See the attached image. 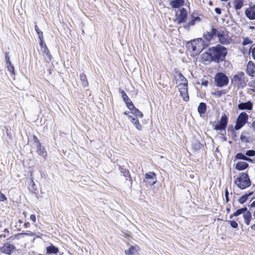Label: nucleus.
Segmentation results:
<instances>
[{
    "label": "nucleus",
    "mask_w": 255,
    "mask_h": 255,
    "mask_svg": "<svg viewBox=\"0 0 255 255\" xmlns=\"http://www.w3.org/2000/svg\"><path fill=\"white\" fill-rule=\"evenodd\" d=\"M210 51L212 52L214 61L217 63L223 61L228 52L227 49L220 44L210 48Z\"/></svg>",
    "instance_id": "nucleus-1"
},
{
    "label": "nucleus",
    "mask_w": 255,
    "mask_h": 255,
    "mask_svg": "<svg viewBox=\"0 0 255 255\" xmlns=\"http://www.w3.org/2000/svg\"><path fill=\"white\" fill-rule=\"evenodd\" d=\"M205 44L203 40L201 38H197L188 43L187 47L189 50L193 52V55L199 54L204 49ZM208 44H206V46Z\"/></svg>",
    "instance_id": "nucleus-2"
},
{
    "label": "nucleus",
    "mask_w": 255,
    "mask_h": 255,
    "mask_svg": "<svg viewBox=\"0 0 255 255\" xmlns=\"http://www.w3.org/2000/svg\"><path fill=\"white\" fill-rule=\"evenodd\" d=\"M231 83L238 88H244L246 85L245 74L243 72H239L231 79Z\"/></svg>",
    "instance_id": "nucleus-3"
},
{
    "label": "nucleus",
    "mask_w": 255,
    "mask_h": 255,
    "mask_svg": "<svg viewBox=\"0 0 255 255\" xmlns=\"http://www.w3.org/2000/svg\"><path fill=\"white\" fill-rule=\"evenodd\" d=\"M235 184L241 189H244L251 185V181L246 173H242L235 181Z\"/></svg>",
    "instance_id": "nucleus-4"
},
{
    "label": "nucleus",
    "mask_w": 255,
    "mask_h": 255,
    "mask_svg": "<svg viewBox=\"0 0 255 255\" xmlns=\"http://www.w3.org/2000/svg\"><path fill=\"white\" fill-rule=\"evenodd\" d=\"M217 37L219 42L223 45H229L232 41L229 32L226 30H218Z\"/></svg>",
    "instance_id": "nucleus-5"
},
{
    "label": "nucleus",
    "mask_w": 255,
    "mask_h": 255,
    "mask_svg": "<svg viewBox=\"0 0 255 255\" xmlns=\"http://www.w3.org/2000/svg\"><path fill=\"white\" fill-rule=\"evenodd\" d=\"M248 118L249 116L246 113L242 112L237 119L235 129L238 130L241 128L247 123Z\"/></svg>",
    "instance_id": "nucleus-6"
},
{
    "label": "nucleus",
    "mask_w": 255,
    "mask_h": 255,
    "mask_svg": "<svg viewBox=\"0 0 255 255\" xmlns=\"http://www.w3.org/2000/svg\"><path fill=\"white\" fill-rule=\"evenodd\" d=\"M215 81L216 85L219 87H223L228 85L229 83L228 77L223 73H217L215 77Z\"/></svg>",
    "instance_id": "nucleus-7"
},
{
    "label": "nucleus",
    "mask_w": 255,
    "mask_h": 255,
    "mask_svg": "<svg viewBox=\"0 0 255 255\" xmlns=\"http://www.w3.org/2000/svg\"><path fill=\"white\" fill-rule=\"evenodd\" d=\"M156 175L154 172H148L145 174L144 182L147 186H151L156 183Z\"/></svg>",
    "instance_id": "nucleus-8"
},
{
    "label": "nucleus",
    "mask_w": 255,
    "mask_h": 255,
    "mask_svg": "<svg viewBox=\"0 0 255 255\" xmlns=\"http://www.w3.org/2000/svg\"><path fill=\"white\" fill-rule=\"evenodd\" d=\"M34 139V146L37 148V152L40 155L42 156L44 158L47 155L46 152L44 147L41 145L40 142L39 141L38 138L35 136H33Z\"/></svg>",
    "instance_id": "nucleus-9"
},
{
    "label": "nucleus",
    "mask_w": 255,
    "mask_h": 255,
    "mask_svg": "<svg viewBox=\"0 0 255 255\" xmlns=\"http://www.w3.org/2000/svg\"><path fill=\"white\" fill-rule=\"evenodd\" d=\"M228 124V118L226 116H222L219 122L215 126L214 129L218 130L224 129Z\"/></svg>",
    "instance_id": "nucleus-10"
},
{
    "label": "nucleus",
    "mask_w": 255,
    "mask_h": 255,
    "mask_svg": "<svg viewBox=\"0 0 255 255\" xmlns=\"http://www.w3.org/2000/svg\"><path fill=\"white\" fill-rule=\"evenodd\" d=\"M217 32L218 29L212 28L210 31H207L204 33V37L208 42H209L215 37H217Z\"/></svg>",
    "instance_id": "nucleus-11"
},
{
    "label": "nucleus",
    "mask_w": 255,
    "mask_h": 255,
    "mask_svg": "<svg viewBox=\"0 0 255 255\" xmlns=\"http://www.w3.org/2000/svg\"><path fill=\"white\" fill-rule=\"evenodd\" d=\"M15 250V247L9 243H5L0 248V251L5 254L10 255Z\"/></svg>",
    "instance_id": "nucleus-12"
},
{
    "label": "nucleus",
    "mask_w": 255,
    "mask_h": 255,
    "mask_svg": "<svg viewBox=\"0 0 255 255\" xmlns=\"http://www.w3.org/2000/svg\"><path fill=\"white\" fill-rule=\"evenodd\" d=\"M187 16V12L186 10L182 8L179 10L178 12H177L176 16L177 20L178 23H182L185 21L186 18Z\"/></svg>",
    "instance_id": "nucleus-13"
},
{
    "label": "nucleus",
    "mask_w": 255,
    "mask_h": 255,
    "mask_svg": "<svg viewBox=\"0 0 255 255\" xmlns=\"http://www.w3.org/2000/svg\"><path fill=\"white\" fill-rule=\"evenodd\" d=\"M212 52L210 51V48L206 52L203 53L201 55V61L206 64L209 63L212 61H214L213 57L212 55Z\"/></svg>",
    "instance_id": "nucleus-14"
},
{
    "label": "nucleus",
    "mask_w": 255,
    "mask_h": 255,
    "mask_svg": "<svg viewBox=\"0 0 255 255\" xmlns=\"http://www.w3.org/2000/svg\"><path fill=\"white\" fill-rule=\"evenodd\" d=\"M253 104L251 101L246 103H241L238 106V108L241 110H251L253 109Z\"/></svg>",
    "instance_id": "nucleus-15"
},
{
    "label": "nucleus",
    "mask_w": 255,
    "mask_h": 255,
    "mask_svg": "<svg viewBox=\"0 0 255 255\" xmlns=\"http://www.w3.org/2000/svg\"><path fill=\"white\" fill-rule=\"evenodd\" d=\"M246 72L249 75L251 76H254L255 74V65L252 61H250L248 62L247 66Z\"/></svg>",
    "instance_id": "nucleus-16"
},
{
    "label": "nucleus",
    "mask_w": 255,
    "mask_h": 255,
    "mask_svg": "<svg viewBox=\"0 0 255 255\" xmlns=\"http://www.w3.org/2000/svg\"><path fill=\"white\" fill-rule=\"evenodd\" d=\"M245 14L247 17L250 19H255V5L249 8L245 11Z\"/></svg>",
    "instance_id": "nucleus-17"
},
{
    "label": "nucleus",
    "mask_w": 255,
    "mask_h": 255,
    "mask_svg": "<svg viewBox=\"0 0 255 255\" xmlns=\"http://www.w3.org/2000/svg\"><path fill=\"white\" fill-rule=\"evenodd\" d=\"M174 78L176 83H183V82L187 81L186 78H185L183 75L179 72H175L174 74Z\"/></svg>",
    "instance_id": "nucleus-18"
},
{
    "label": "nucleus",
    "mask_w": 255,
    "mask_h": 255,
    "mask_svg": "<svg viewBox=\"0 0 255 255\" xmlns=\"http://www.w3.org/2000/svg\"><path fill=\"white\" fill-rule=\"evenodd\" d=\"M126 255H137L138 247L137 246H130L128 249L125 250Z\"/></svg>",
    "instance_id": "nucleus-19"
},
{
    "label": "nucleus",
    "mask_w": 255,
    "mask_h": 255,
    "mask_svg": "<svg viewBox=\"0 0 255 255\" xmlns=\"http://www.w3.org/2000/svg\"><path fill=\"white\" fill-rule=\"evenodd\" d=\"M184 0H171L170 5L174 8H179L184 5Z\"/></svg>",
    "instance_id": "nucleus-20"
},
{
    "label": "nucleus",
    "mask_w": 255,
    "mask_h": 255,
    "mask_svg": "<svg viewBox=\"0 0 255 255\" xmlns=\"http://www.w3.org/2000/svg\"><path fill=\"white\" fill-rule=\"evenodd\" d=\"M129 118H130V122L132 123L134 126L138 130L142 129V126L139 123V121L137 118L132 117L130 115L129 116Z\"/></svg>",
    "instance_id": "nucleus-21"
},
{
    "label": "nucleus",
    "mask_w": 255,
    "mask_h": 255,
    "mask_svg": "<svg viewBox=\"0 0 255 255\" xmlns=\"http://www.w3.org/2000/svg\"><path fill=\"white\" fill-rule=\"evenodd\" d=\"M243 216L245 223L247 225H249L252 219V215L251 212L248 210V209H247V210L244 213Z\"/></svg>",
    "instance_id": "nucleus-22"
},
{
    "label": "nucleus",
    "mask_w": 255,
    "mask_h": 255,
    "mask_svg": "<svg viewBox=\"0 0 255 255\" xmlns=\"http://www.w3.org/2000/svg\"><path fill=\"white\" fill-rule=\"evenodd\" d=\"M249 166L248 163L244 161L238 162L236 165V169L238 170H243Z\"/></svg>",
    "instance_id": "nucleus-23"
},
{
    "label": "nucleus",
    "mask_w": 255,
    "mask_h": 255,
    "mask_svg": "<svg viewBox=\"0 0 255 255\" xmlns=\"http://www.w3.org/2000/svg\"><path fill=\"white\" fill-rule=\"evenodd\" d=\"M58 252V249L52 245L46 248L47 254H57Z\"/></svg>",
    "instance_id": "nucleus-24"
},
{
    "label": "nucleus",
    "mask_w": 255,
    "mask_h": 255,
    "mask_svg": "<svg viewBox=\"0 0 255 255\" xmlns=\"http://www.w3.org/2000/svg\"><path fill=\"white\" fill-rule=\"evenodd\" d=\"M198 111L200 115L204 114L206 111V105L204 103H200L198 107Z\"/></svg>",
    "instance_id": "nucleus-25"
},
{
    "label": "nucleus",
    "mask_w": 255,
    "mask_h": 255,
    "mask_svg": "<svg viewBox=\"0 0 255 255\" xmlns=\"http://www.w3.org/2000/svg\"><path fill=\"white\" fill-rule=\"evenodd\" d=\"M200 19V18L198 16H196V17L192 16L191 19L189 21L187 24L184 25V27L185 28H188L191 25H193L195 24V22L196 21H197V20L199 21Z\"/></svg>",
    "instance_id": "nucleus-26"
},
{
    "label": "nucleus",
    "mask_w": 255,
    "mask_h": 255,
    "mask_svg": "<svg viewBox=\"0 0 255 255\" xmlns=\"http://www.w3.org/2000/svg\"><path fill=\"white\" fill-rule=\"evenodd\" d=\"M80 78L83 86L85 87H87L88 86V82L85 74L84 73L80 74Z\"/></svg>",
    "instance_id": "nucleus-27"
},
{
    "label": "nucleus",
    "mask_w": 255,
    "mask_h": 255,
    "mask_svg": "<svg viewBox=\"0 0 255 255\" xmlns=\"http://www.w3.org/2000/svg\"><path fill=\"white\" fill-rule=\"evenodd\" d=\"M234 5L236 9H241L243 5V0H235Z\"/></svg>",
    "instance_id": "nucleus-28"
},
{
    "label": "nucleus",
    "mask_w": 255,
    "mask_h": 255,
    "mask_svg": "<svg viewBox=\"0 0 255 255\" xmlns=\"http://www.w3.org/2000/svg\"><path fill=\"white\" fill-rule=\"evenodd\" d=\"M179 92L180 93V96L182 97L183 100L185 102L188 101L189 100V97L188 91L183 90V91H180Z\"/></svg>",
    "instance_id": "nucleus-29"
},
{
    "label": "nucleus",
    "mask_w": 255,
    "mask_h": 255,
    "mask_svg": "<svg viewBox=\"0 0 255 255\" xmlns=\"http://www.w3.org/2000/svg\"><path fill=\"white\" fill-rule=\"evenodd\" d=\"M131 113L134 115L136 118H142L143 117L142 113L139 111L138 109L135 108H134L132 110H131Z\"/></svg>",
    "instance_id": "nucleus-30"
},
{
    "label": "nucleus",
    "mask_w": 255,
    "mask_h": 255,
    "mask_svg": "<svg viewBox=\"0 0 255 255\" xmlns=\"http://www.w3.org/2000/svg\"><path fill=\"white\" fill-rule=\"evenodd\" d=\"M188 87V81L183 82V83H179L178 85V89L179 91L184 90H187Z\"/></svg>",
    "instance_id": "nucleus-31"
},
{
    "label": "nucleus",
    "mask_w": 255,
    "mask_h": 255,
    "mask_svg": "<svg viewBox=\"0 0 255 255\" xmlns=\"http://www.w3.org/2000/svg\"><path fill=\"white\" fill-rule=\"evenodd\" d=\"M247 207L239 209L234 213L233 215L235 217H237L241 214L243 215L244 213L247 210Z\"/></svg>",
    "instance_id": "nucleus-32"
},
{
    "label": "nucleus",
    "mask_w": 255,
    "mask_h": 255,
    "mask_svg": "<svg viewBox=\"0 0 255 255\" xmlns=\"http://www.w3.org/2000/svg\"><path fill=\"white\" fill-rule=\"evenodd\" d=\"M252 194H253V192H251L248 195H244L242 196V197H241L239 199V203H240L241 204L244 203L247 200L248 197L249 196L251 195Z\"/></svg>",
    "instance_id": "nucleus-33"
},
{
    "label": "nucleus",
    "mask_w": 255,
    "mask_h": 255,
    "mask_svg": "<svg viewBox=\"0 0 255 255\" xmlns=\"http://www.w3.org/2000/svg\"><path fill=\"white\" fill-rule=\"evenodd\" d=\"M125 102L127 107L130 110H132L134 108H135L130 99H128V100L126 101Z\"/></svg>",
    "instance_id": "nucleus-34"
},
{
    "label": "nucleus",
    "mask_w": 255,
    "mask_h": 255,
    "mask_svg": "<svg viewBox=\"0 0 255 255\" xmlns=\"http://www.w3.org/2000/svg\"><path fill=\"white\" fill-rule=\"evenodd\" d=\"M43 55L46 62L49 63L51 60V55L50 54L49 51Z\"/></svg>",
    "instance_id": "nucleus-35"
},
{
    "label": "nucleus",
    "mask_w": 255,
    "mask_h": 255,
    "mask_svg": "<svg viewBox=\"0 0 255 255\" xmlns=\"http://www.w3.org/2000/svg\"><path fill=\"white\" fill-rule=\"evenodd\" d=\"M253 43V41L248 37H246L244 38V41L243 42V45L245 46L248 44H251Z\"/></svg>",
    "instance_id": "nucleus-36"
},
{
    "label": "nucleus",
    "mask_w": 255,
    "mask_h": 255,
    "mask_svg": "<svg viewBox=\"0 0 255 255\" xmlns=\"http://www.w3.org/2000/svg\"><path fill=\"white\" fill-rule=\"evenodd\" d=\"M6 66L7 70L9 71L11 73L14 74V67L13 65L11 64V62L9 64L6 63Z\"/></svg>",
    "instance_id": "nucleus-37"
},
{
    "label": "nucleus",
    "mask_w": 255,
    "mask_h": 255,
    "mask_svg": "<svg viewBox=\"0 0 255 255\" xmlns=\"http://www.w3.org/2000/svg\"><path fill=\"white\" fill-rule=\"evenodd\" d=\"M236 158L238 159L245 160L246 156L242 153H238L236 155Z\"/></svg>",
    "instance_id": "nucleus-38"
},
{
    "label": "nucleus",
    "mask_w": 255,
    "mask_h": 255,
    "mask_svg": "<svg viewBox=\"0 0 255 255\" xmlns=\"http://www.w3.org/2000/svg\"><path fill=\"white\" fill-rule=\"evenodd\" d=\"M228 222L230 223L231 226L233 228H237L238 227V224L235 221H228Z\"/></svg>",
    "instance_id": "nucleus-39"
},
{
    "label": "nucleus",
    "mask_w": 255,
    "mask_h": 255,
    "mask_svg": "<svg viewBox=\"0 0 255 255\" xmlns=\"http://www.w3.org/2000/svg\"><path fill=\"white\" fill-rule=\"evenodd\" d=\"M246 155L248 156H255V150H247L245 153Z\"/></svg>",
    "instance_id": "nucleus-40"
},
{
    "label": "nucleus",
    "mask_w": 255,
    "mask_h": 255,
    "mask_svg": "<svg viewBox=\"0 0 255 255\" xmlns=\"http://www.w3.org/2000/svg\"><path fill=\"white\" fill-rule=\"evenodd\" d=\"M121 93L122 95V98L123 100L125 101V102L128 100V99H129L127 95L126 94V93L123 90H122Z\"/></svg>",
    "instance_id": "nucleus-41"
},
{
    "label": "nucleus",
    "mask_w": 255,
    "mask_h": 255,
    "mask_svg": "<svg viewBox=\"0 0 255 255\" xmlns=\"http://www.w3.org/2000/svg\"><path fill=\"white\" fill-rule=\"evenodd\" d=\"M41 50L43 54H45L49 51L47 46H44L42 47H41Z\"/></svg>",
    "instance_id": "nucleus-42"
},
{
    "label": "nucleus",
    "mask_w": 255,
    "mask_h": 255,
    "mask_svg": "<svg viewBox=\"0 0 255 255\" xmlns=\"http://www.w3.org/2000/svg\"><path fill=\"white\" fill-rule=\"evenodd\" d=\"M240 139L243 142H248V140H247V137H246L245 135H244L243 134H242L241 135Z\"/></svg>",
    "instance_id": "nucleus-43"
},
{
    "label": "nucleus",
    "mask_w": 255,
    "mask_h": 255,
    "mask_svg": "<svg viewBox=\"0 0 255 255\" xmlns=\"http://www.w3.org/2000/svg\"><path fill=\"white\" fill-rule=\"evenodd\" d=\"M6 200V198L4 194L0 193V201H4Z\"/></svg>",
    "instance_id": "nucleus-44"
},
{
    "label": "nucleus",
    "mask_w": 255,
    "mask_h": 255,
    "mask_svg": "<svg viewBox=\"0 0 255 255\" xmlns=\"http://www.w3.org/2000/svg\"><path fill=\"white\" fill-rule=\"evenodd\" d=\"M39 44L41 47H42L44 46H46V45L44 43L43 38L39 39Z\"/></svg>",
    "instance_id": "nucleus-45"
},
{
    "label": "nucleus",
    "mask_w": 255,
    "mask_h": 255,
    "mask_svg": "<svg viewBox=\"0 0 255 255\" xmlns=\"http://www.w3.org/2000/svg\"><path fill=\"white\" fill-rule=\"evenodd\" d=\"M5 61H6V63H9V64L10 63V59H9V57L8 56V55L7 53L5 54Z\"/></svg>",
    "instance_id": "nucleus-46"
},
{
    "label": "nucleus",
    "mask_w": 255,
    "mask_h": 255,
    "mask_svg": "<svg viewBox=\"0 0 255 255\" xmlns=\"http://www.w3.org/2000/svg\"><path fill=\"white\" fill-rule=\"evenodd\" d=\"M37 34L38 35L39 39H41L42 38H43V32L41 30L38 31L37 32Z\"/></svg>",
    "instance_id": "nucleus-47"
},
{
    "label": "nucleus",
    "mask_w": 255,
    "mask_h": 255,
    "mask_svg": "<svg viewBox=\"0 0 255 255\" xmlns=\"http://www.w3.org/2000/svg\"><path fill=\"white\" fill-rule=\"evenodd\" d=\"M123 173H124V175L126 177H130V175L129 174V172L128 171H127V170H125L124 172H123L122 171Z\"/></svg>",
    "instance_id": "nucleus-48"
},
{
    "label": "nucleus",
    "mask_w": 255,
    "mask_h": 255,
    "mask_svg": "<svg viewBox=\"0 0 255 255\" xmlns=\"http://www.w3.org/2000/svg\"><path fill=\"white\" fill-rule=\"evenodd\" d=\"M30 219L34 223L36 222V217L34 215H31Z\"/></svg>",
    "instance_id": "nucleus-49"
},
{
    "label": "nucleus",
    "mask_w": 255,
    "mask_h": 255,
    "mask_svg": "<svg viewBox=\"0 0 255 255\" xmlns=\"http://www.w3.org/2000/svg\"><path fill=\"white\" fill-rule=\"evenodd\" d=\"M208 85V81L207 80L203 81L202 82V85L205 87H207Z\"/></svg>",
    "instance_id": "nucleus-50"
},
{
    "label": "nucleus",
    "mask_w": 255,
    "mask_h": 255,
    "mask_svg": "<svg viewBox=\"0 0 255 255\" xmlns=\"http://www.w3.org/2000/svg\"><path fill=\"white\" fill-rule=\"evenodd\" d=\"M228 196H229V193H228V190H226V192H225V197H226L227 202H228L229 200Z\"/></svg>",
    "instance_id": "nucleus-51"
},
{
    "label": "nucleus",
    "mask_w": 255,
    "mask_h": 255,
    "mask_svg": "<svg viewBox=\"0 0 255 255\" xmlns=\"http://www.w3.org/2000/svg\"><path fill=\"white\" fill-rule=\"evenodd\" d=\"M216 12L218 14H220L221 13V10L220 8H218V7H216L215 9Z\"/></svg>",
    "instance_id": "nucleus-52"
},
{
    "label": "nucleus",
    "mask_w": 255,
    "mask_h": 255,
    "mask_svg": "<svg viewBox=\"0 0 255 255\" xmlns=\"http://www.w3.org/2000/svg\"><path fill=\"white\" fill-rule=\"evenodd\" d=\"M252 56L253 58L255 60V47L253 48L252 50Z\"/></svg>",
    "instance_id": "nucleus-53"
},
{
    "label": "nucleus",
    "mask_w": 255,
    "mask_h": 255,
    "mask_svg": "<svg viewBox=\"0 0 255 255\" xmlns=\"http://www.w3.org/2000/svg\"><path fill=\"white\" fill-rule=\"evenodd\" d=\"M222 94H225V93H223L222 91H218L216 95H218V97L221 96Z\"/></svg>",
    "instance_id": "nucleus-54"
},
{
    "label": "nucleus",
    "mask_w": 255,
    "mask_h": 255,
    "mask_svg": "<svg viewBox=\"0 0 255 255\" xmlns=\"http://www.w3.org/2000/svg\"><path fill=\"white\" fill-rule=\"evenodd\" d=\"M245 160L247 161H249V162H252L253 161V160L252 159H251L250 158H249V157H248L247 156H246V158L245 159Z\"/></svg>",
    "instance_id": "nucleus-55"
},
{
    "label": "nucleus",
    "mask_w": 255,
    "mask_h": 255,
    "mask_svg": "<svg viewBox=\"0 0 255 255\" xmlns=\"http://www.w3.org/2000/svg\"><path fill=\"white\" fill-rule=\"evenodd\" d=\"M34 28H35V30L36 31V32H37L38 31H39L40 30V29H39L37 25H35Z\"/></svg>",
    "instance_id": "nucleus-56"
},
{
    "label": "nucleus",
    "mask_w": 255,
    "mask_h": 255,
    "mask_svg": "<svg viewBox=\"0 0 255 255\" xmlns=\"http://www.w3.org/2000/svg\"><path fill=\"white\" fill-rule=\"evenodd\" d=\"M251 229L252 230H254L255 231V224H253L252 226H251Z\"/></svg>",
    "instance_id": "nucleus-57"
},
{
    "label": "nucleus",
    "mask_w": 255,
    "mask_h": 255,
    "mask_svg": "<svg viewBox=\"0 0 255 255\" xmlns=\"http://www.w3.org/2000/svg\"><path fill=\"white\" fill-rule=\"evenodd\" d=\"M22 235H25V236H32V234H31L30 233H22Z\"/></svg>",
    "instance_id": "nucleus-58"
},
{
    "label": "nucleus",
    "mask_w": 255,
    "mask_h": 255,
    "mask_svg": "<svg viewBox=\"0 0 255 255\" xmlns=\"http://www.w3.org/2000/svg\"><path fill=\"white\" fill-rule=\"evenodd\" d=\"M251 206L252 207H255V200L251 204Z\"/></svg>",
    "instance_id": "nucleus-59"
},
{
    "label": "nucleus",
    "mask_w": 255,
    "mask_h": 255,
    "mask_svg": "<svg viewBox=\"0 0 255 255\" xmlns=\"http://www.w3.org/2000/svg\"><path fill=\"white\" fill-rule=\"evenodd\" d=\"M252 127L255 129V120L252 123Z\"/></svg>",
    "instance_id": "nucleus-60"
},
{
    "label": "nucleus",
    "mask_w": 255,
    "mask_h": 255,
    "mask_svg": "<svg viewBox=\"0 0 255 255\" xmlns=\"http://www.w3.org/2000/svg\"><path fill=\"white\" fill-rule=\"evenodd\" d=\"M0 238H5V235H3V234L0 235Z\"/></svg>",
    "instance_id": "nucleus-61"
},
{
    "label": "nucleus",
    "mask_w": 255,
    "mask_h": 255,
    "mask_svg": "<svg viewBox=\"0 0 255 255\" xmlns=\"http://www.w3.org/2000/svg\"><path fill=\"white\" fill-rule=\"evenodd\" d=\"M4 233H8L9 232H8V230L7 229H5L4 230Z\"/></svg>",
    "instance_id": "nucleus-62"
},
{
    "label": "nucleus",
    "mask_w": 255,
    "mask_h": 255,
    "mask_svg": "<svg viewBox=\"0 0 255 255\" xmlns=\"http://www.w3.org/2000/svg\"><path fill=\"white\" fill-rule=\"evenodd\" d=\"M233 216H234L233 215H233H231L230 216V219H232V218H233Z\"/></svg>",
    "instance_id": "nucleus-63"
},
{
    "label": "nucleus",
    "mask_w": 255,
    "mask_h": 255,
    "mask_svg": "<svg viewBox=\"0 0 255 255\" xmlns=\"http://www.w3.org/2000/svg\"><path fill=\"white\" fill-rule=\"evenodd\" d=\"M253 216H254V217H255V211L254 212Z\"/></svg>",
    "instance_id": "nucleus-64"
}]
</instances>
